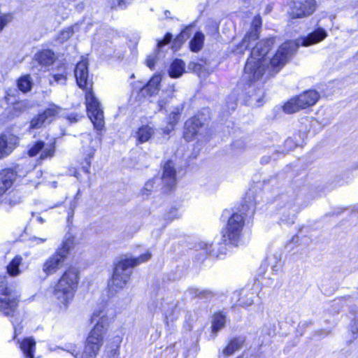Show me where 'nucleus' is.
Instances as JSON below:
<instances>
[{"label": "nucleus", "instance_id": "obj_1", "mask_svg": "<svg viewBox=\"0 0 358 358\" xmlns=\"http://www.w3.org/2000/svg\"><path fill=\"white\" fill-rule=\"evenodd\" d=\"M274 41V38H270L257 43L245 65L243 77L248 80L245 90L249 98V105L260 106L262 103L264 92L260 86L261 84L256 82L262 77L266 71L268 62L265 56Z\"/></svg>", "mask_w": 358, "mask_h": 358}, {"label": "nucleus", "instance_id": "obj_2", "mask_svg": "<svg viewBox=\"0 0 358 358\" xmlns=\"http://www.w3.org/2000/svg\"><path fill=\"white\" fill-rule=\"evenodd\" d=\"M74 74L79 87L90 90L85 94L87 115L94 127L101 130L104 127L103 111L100 102L91 91L92 82L89 78L88 62L86 60L79 62L76 66Z\"/></svg>", "mask_w": 358, "mask_h": 358}, {"label": "nucleus", "instance_id": "obj_3", "mask_svg": "<svg viewBox=\"0 0 358 358\" xmlns=\"http://www.w3.org/2000/svg\"><path fill=\"white\" fill-rule=\"evenodd\" d=\"M91 321L92 323H94V327L87 338L83 353L80 354L75 348L69 350L75 358H95L103 345V335L108 324V317L103 310L94 311Z\"/></svg>", "mask_w": 358, "mask_h": 358}, {"label": "nucleus", "instance_id": "obj_4", "mask_svg": "<svg viewBox=\"0 0 358 358\" xmlns=\"http://www.w3.org/2000/svg\"><path fill=\"white\" fill-rule=\"evenodd\" d=\"M254 212L255 206L250 202L248 204L244 203L238 213L234 212L231 215H230L229 210H224L222 218L227 219V224L222 231V240L225 242L228 241L231 245L237 246L244 226L243 215L248 216V215H252Z\"/></svg>", "mask_w": 358, "mask_h": 358}, {"label": "nucleus", "instance_id": "obj_5", "mask_svg": "<svg viewBox=\"0 0 358 358\" xmlns=\"http://www.w3.org/2000/svg\"><path fill=\"white\" fill-rule=\"evenodd\" d=\"M151 253H146L136 258H122L115 264L111 280L108 282V289L111 294H115L117 289H122L130 279L133 268L148 261Z\"/></svg>", "mask_w": 358, "mask_h": 358}, {"label": "nucleus", "instance_id": "obj_6", "mask_svg": "<svg viewBox=\"0 0 358 358\" xmlns=\"http://www.w3.org/2000/svg\"><path fill=\"white\" fill-rule=\"evenodd\" d=\"M78 270L76 267L71 266L66 270L55 285L54 296L65 308L72 301L78 288Z\"/></svg>", "mask_w": 358, "mask_h": 358}, {"label": "nucleus", "instance_id": "obj_7", "mask_svg": "<svg viewBox=\"0 0 358 358\" xmlns=\"http://www.w3.org/2000/svg\"><path fill=\"white\" fill-rule=\"evenodd\" d=\"M74 245V236L70 234H66L61 246L43 264V271L46 275L55 273L63 266Z\"/></svg>", "mask_w": 358, "mask_h": 358}, {"label": "nucleus", "instance_id": "obj_8", "mask_svg": "<svg viewBox=\"0 0 358 358\" xmlns=\"http://www.w3.org/2000/svg\"><path fill=\"white\" fill-rule=\"evenodd\" d=\"M161 182V189L164 192H168L175 187L176 184V171L172 161H168L163 167V173L162 177H154L148 180L143 188L141 189L143 195L149 196L152 192L158 189Z\"/></svg>", "mask_w": 358, "mask_h": 358}, {"label": "nucleus", "instance_id": "obj_9", "mask_svg": "<svg viewBox=\"0 0 358 358\" xmlns=\"http://www.w3.org/2000/svg\"><path fill=\"white\" fill-rule=\"evenodd\" d=\"M281 208L280 222L282 224L292 225L295 222L296 214L303 208L299 201L298 196L292 190L286 194H282L278 198Z\"/></svg>", "mask_w": 358, "mask_h": 358}, {"label": "nucleus", "instance_id": "obj_10", "mask_svg": "<svg viewBox=\"0 0 358 358\" xmlns=\"http://www.w3.org/2000/svg\"><path fill=\"white\" fill-rule=\"evenodd\" d=\"M18 303V294L13 285H8L7 277L0 275V312L5 316H13Z\"/></svg>", "mask_w": 358, "mask_h": 358}, {"label": "nucleus", "instance_id": "obj_11", "mask_svg": "<svg viewBox=\"0 0 358 358\" xmlns=\"http://www.w3.org/2000/svg\"><path fill=\"white\" fill-rule=\"evenodd\" d=\"M296 49V44L292 41L282 44L267 66L268 76H273L285 66Z\"/></svg>", "mask_w": 358, "mask_h": 358}, {"label": "nucleus", "instance_id": "obj_12", "mask_svg": "<svg viewBox=\"0 0 358 358\" xmlns=\"http://www.w3.org/2000/svg\"><path fill=\"white\" fill-rule=\"evenodd\" d=\"M319 99L320 95L317 91L307 90L287 102L283 106V110L287 114H292L315 105Z\"/></svg>", "mask_w": 358, "mask_h": 358}, {"label": "nucleus", "instance_id": "obj_13", "mask_svg": "<svg viewBox=\"0 0 358 358\" xmlns=\"http://www.w3.org/2000/svg\"><path fill=\"white\" fill-rule=\"evenodd\" d=\"M62 110V108L60 106L55 103L49 104L48 108L43 112L38 113L31 119L29 128L35 129L45 127L57 117Z\"/></svg>", "mask_w": 358, "mask_h": 358}, {"label": "nucleus", "instance_id": "obj_14", "mask_svg": "<svg viewBox=\"0 0 358 358\" xmlns=\"http://www.w3.org/2000/svg\"><path fill=\"white\" fill-rule=\"evenodd\" d=\"M317 8L315 0H294L290 7L289 15L292 19L311 15Z\"/></svg>", "mask_w": 358, "mask_h": 358}, {"label": "nucleus", "instance_id": "obj_15", "mask_svg": "<svg viewBox=\"0 0 358 358\" xmlns=\"http://www.w3.org/2000/svg\"><path fill=\"white\" fill-rule=\"evenodd\" d=\"M262 25V20L260 17L257 16L254 18L251 29L244 36L242 42L237 45L236 52L242 53L244 50L248 49L252 42H255L259 38V29Z\"/></svg>", "mask_w": 358, "mask_h": 358}, {"label": "nucleus", "instance_id": "obj_16", "mask_svg": "<svg viewBox=\"0 0 358 358\" xmlns=\"http://www.w3.org/2000/svg\"><path fill=\"white\" fill-rule=\"evenodd\" d=\"M229 242H225L222 240V238L216 243H208L205 242L199 243L198 247L200 250H203L206 255H209L212 257L219 258L221 255L226 254L227 250V245Z\"/></svg>", "mask_w": 358, "mask_h": 358}, {"label": "nucleus", "instance_id": "obj_17", "mask_svg": "<svg viewBox=\"0 0 358 358\" xmlns=\"http://www.w3.org/2000/svg\"><path fill=\"white\" fill-rule=\"evenodd\" d=\"M40 151H42L41 154V159L52 157L55 151V143L45 145L43 141H38L29 150V155L31 157L36 156Z\"/></svg>", "mask_w": 358, "mask_h": 358}, {"label": "nucleus", "instance_id": "obj_18", "mask_svg": "<svg viewBox=\"0 0 358 358\" xmlns=\"http://www.w3.org/2000/svg\"><path fill=\"white\" fill-rule=\"evenodd\" d=\"M203 123L196 117L187 120L185 124L184 138L187 141H191L197 135L203 127Z\"/></svg>", "mask_w": 358, "mask_h": 358}, {"label": "nucleus", "instance_id": "obj_19", "mask_svg": "<svg viewBox=\"0 0 358 358\" xmlns=\"http://www.w3.org/2000/svg\"><path fill=\"white\" fill-rule=\"evenodd\" d=\"M17 141V138L11 134L0 136V159L12 152Z\"/></svg>", "mask_w": 358, "mask_h": 358}, {"label": "nucleus", "instance_id": "obj_20", "mask_svg": "<svg viewBox=\"0 0 358 358\" xmlns=\"http://www.w3.org/2000/svg\"><path fill=\"white\" fill-rule=\"evenodd\" d=\"M16 176V173L11 169H6L0 171V196L12 186Z\"/></svg>", "mask_w": 358, "mask_h": 358}, {"label": "nucleus", "instance_id": "obj_21", "mask_svg": "<svg viewBox=\"0 0 358 358\" xmlns=\"http://www.w3.org/2000/svg\"><path fill=\"white\" fill-rule=\"evenodd\" d=\"M327 35V32L324 29L318 27L303 38L301 44L303 46H310L316 44L323 41Z\"/></svg>", "mask_w": 358, "mask_h": 358}, {"label": "nucleus", "instance_id": "obj_22", "mask_svg": "<svg viewBox=\"0 0 358 358\" xmlns=\"http://www.w3.org/2000/svg\"><path fill=\"white\" fill-rule=\"evenodd\" d=\"M162 77L159 74L154 75L150 80L141 89V92L143 96H152L159 90Z\"/></svg>", "mask_w": 358, "mask_h": 358}, {"label": "nucleus", "instance_id": "obj_23", "mask_svg": "<svg viewBox=\"0 0 358 358\" xmlns=\"http://www.w3.org/2000/svg\"><path fill=\"white\" fill-rule=\"evenodd\" d=\"M245 342V338L242 336L232 338L225 348L223 349L222 355L225 357L232 355L243 347Z\"/></svg>", "mask_w": 358, "mask_h": 358}, {"label": "nucleus", "instance_id": "obj_24", "mask_svg": "<svg viewBox=\"0 0 358 358\" xmlns=\"http://www.w3.org/2000/svg\"><path fill=\"white\" fill-rule=\"evenodd\" d=\"M226 324V315L222 313H217L213 315L211 321V334L215 338L217 333L224 327Z\"/></svg>", "mask_w": 358, "mask_h": 358}, {"label": "nucleus", "instance_id": "obj_25", "mask_svg": "<svg viewBox=\"0 0 358 358\" xmlns=\"http://www.w3.org/2000/svg\"><path fill=\"white\" fill-rule=\"evenodd\" d=\"M177 305L178 303L174 300L163 302L162 303L161 309L164 315L166 322H168L169 320L173 321L176 318L175 315L177 312Z\"/></svg>", "mask_w": 358, "mask_h": 358}, {"label": "nucleus", "instance_id": "obj_26", "mask_svg": "<svg viewBox=\"0 0 358 358\" xmlns=\"http://www.w3.org/2000/svg\"><path fill=\"white\" fill-rule=\"evenodd\" d=\"M155 129L149 125L141 127L136 131V138L140 143L148 142L154 135Z\"/></svg>", "mask_w": 358, "mask_h": 358}, {"label": "nucleus", "instance_id": "obj_27", "mask_svg": "<svg viewBox=\"0 0 358 358\" xmlns=\"http://www.w3.org/2000/svg\"><path fill=\"white\" fill-rule=\"evenodd\" d=\"M185 71V63L182 60L176 59L171 63L169 74L170 77L177 78L180 77Z\"/></svg>", "mask_w": 358, "mask_h": 358}, {"label": "nucleus", "instance_id": "obj_28", "mask_svg": "<svg viewBox=\"0 0 358 358\" xmlns=\"http://www.w3.org/2000/svg\"><path fill=\"white\" fill-rule=\"evenodd\" d=\"M36 59L41 64L48 66L55 60V53L50 50H43L35 55Z\"/></svg>", "mask_w": 358, "mask_h": 358}, {"label": "nucleus", "instance_id": "obj_29", "mask_svg": "<svg viewBox=\"0 0 358 358\" xmlns=\"http://www.w3.org/2000/svg\"><path fill=\"white\" fill-rule=\"evenodd\" d=\"M36 342L31 338H24L20 343V348L27 358H34Z\"/></svg>", "mask_w": 358, "mask_h": 358}, {"label": "nucleus", "instance_id": "obj_30", "mask_svg": "<svg viewBox=\"0 0 358 358\" xmlns=\"http://www.w3.org/2000/svg\"><path fill=\"white\" fill-rule=\"evenodd\" d=\"M187 292L193 297H198L201 299L210 300L213 299L215 294L210 289H199L198 288H189Z\"/></svg>", "mask_w": 358, "mask_h": 358}, {"label": "nucleus", "instance_id": "obj_31", "mask_svg": "<svg viewBox=\"0 0 358 358\" xmlns=\"http://www.w3.org/2000/svg\"><path fill=\"white\" fill-rule=\"evenodd\" d=\"M204 35L200 31H197L189 42V48L192 52H199L201 50L204 42Z\"/></svg>", "mask_w": 358, "mask_h": 358}, {"label": "nucleus", "instance_id": "obj_32", "mask_svg": "<svg viewBox=\"0 0 358 358\" xmlns=\"http://www.w3.org/2000/svg\"><path fill=\"white\" fill-rule=\"evenodd\" d=\"M77 28L76 26H71L66 29H62L57 34L56 41L59 43H64L68 41L74 34V29Z\"/></svg>", "mask_w": 358, "mask_h": 358}, {"label": "nucleus", "instance_id": "obj_33", "mask_svg": "<svg viewBox=\"0 0 358 358\" xmlns=\"http://www.w3.org/2000/svg\"><path fill=\"white\" fill-rule=\"evenodd\" d=\"M22 260V258L20 256H16L7 266V271L10 275L15 276L20 273L19 266Z\"/></svg>", "mask_w": 358, "mask_h": 358}, {"label": "nucleus", "instance_id": "obj_34", "mask_svg": "<svg viewBox=\"0 0 358 358\" xmlns=\"http://www.w3.org/2000/svg\"><path fill=\"white\" fill-rule=\"evenodd\" d=\"M121 343V339L120 337L115 338L114 341L111 344V345L108 348L109 349L107 351V357L108 358H119L120 356V344Z\"/></svg>", "mask_w": 358, "mask_h": 358}, {"label": "nucleus", "instance_id": "obj_35", "mask_svg": "<svg viewBox=\"0 0 358 358\" xmlns=\"http://www.w3.org/2000/svg\"><path fill=\"white\" fill-rule=\"evenodd\" d=\"M191 35L190 29L188 28H186L183 29L180 34L177 36V37L174 39L173 43V48H180L181 45L187 39L189 38Z\"/></svg>", "mask_w": 358, "mask_h": 358}, {"label": "nucleus", "instance_id": "obj_36", "mask_svg": "<svg viewBox=\"0 0 358 358\" xmlns=\"http://www.w3.org/2000/svg\"><path fill=\"white\" fill-rule=\"evenodd\" d=\"M17 87L23 92H29L31 88V81L29 75L20 78L17 80Z\"/></svg>", "mask_w": 358, "mask_h": 358}, {"label": "nucleus", "instance_id": "obj_37", "mask_svg": "<svg viewBox=\"0 0 358 358\" xmlns=\"http://www.w3.org/2000/svg\"><path fill=\"white\" fill-rule=\"evenodd\" d=\"M174 92L173 86L171 87L170 89L167 90V95L165 97H162L157 102L159 110H162L165 108L166 103L172 99L173 94Z\"/></svg>", "mask_w": 358, "mask_h": 358}, {"label": "nucleus", "instance_id": "obj_38", "mask_svg": "<svg viewBox=\"0 0 358 358\" xmlns=\"http://www.w3.org/2000/svg\"><path fill=\"white\" fill-rule=\"evenodd\" d=\"M22 197L20 192H15L9 194L6 199V202L8 203L10 206H14L22 202Z\"/></svg>", "mask_w": 358, "mask_h": 358}, {"label": "nucleus", "instance_id": "obj_39", "mask_svg": "<svg viewBox=\"0 0 358 358\" xmlns=\"http://www.w3.org/2000/svg\"><path fill=\"white\" fill-rule=\"evenodd\" d=\"M27 108V103L24 101H20L15 103L10 110V113L13 117L18 116L22 112Z\"/></svg>", "mask_w": 358, "mask_h": 358}, {"label": "nucleus", "instance_id": "obj_40", "mask_svg": "<svg viewBox=\"0 0 358 358\" xmlns=\"http://www.w3.org/2000/svg\"><path fill=\"white\" fill-rule=\"evenodd\" d=\"M11 20L12 15L10 14H3L0 15V31H1L4 27Z\"/></svg>", "mask_w": 358, "mask_h": 358}, {"label": "nucleus", "instance_id": "obj_41", "mask_svg": "<svg viewBox=\"0 0 358 358\" xmlns=\"http://www.w3.org/2000/svg\"><path fill=\"white\" fill-rule=\"evenodd\" d=\"M157 54L158 53H157V52H154V53L150 55L146 59L147 66L150 69H153L155 66V63L157 59Z\"/></svg>", "mask_w": 358, "mask_h": 358}, {"label": "nucleus", "instance_id": "obj_42", "mask_svg": "<svg viewBox=\"0 0 358 358\" xmlns=\"http://www.w3.org/2000/svg\"><path fill=\"white\" fill-rule=\"evenodd\" d=\"M179 117H180V113L178 110L172 112L170 114L169 123L171 126V129L173 128V126L178 122Z\"/></svg>", "mask_w": 358, "mask_h": 358}, {"label": "nucleus", "instance_id": "obj_43", "mask_svg": "<svg viewBox=\"0 0 358 358\" xmlns=\"http://www.w3.org/2000/svg\"><path fill=\"white\" fill-rule=\"evenodd\" d=\"M172 40V35L171 34L167 33L164 38L162 40L158 41L157 42V48L159 50L161 49L164 45L169 43Z\"/></svg>", "mask_w": 358, "mask_h": 358}, {"label": "nucleus", "instance_id": "obj_44", "mask_svg": "<svg viewBox=\"0 0 358 358\" xmlns=\"http://www.w3.org/2000/svg\"><path fill=\"white\" fill-rule=\"evenodd\" d=\"M262 333L271 336L275 334V329L270 324H265L262 328Z\"/></svg>", "mask_w": 358, "mask_h": 358}, {"label": "nucleus", "instance_id": "obj_45", "mask_svg": "<svg viewBox=\"0 0 358 358\" xmlns=\"http://www.w3.org/2000/svg\"><path fill=\"white\" fill-rule=\"evenodd\" d=\"M52 78L54 81L59 84H64L66 80V76L64 74H55Z\"/></svg>", "mask_w": 358, "mask_h": 358}, {"label": "nucleus", "instance_id": "obj_46", "mask_svg": "<svg viewBox=\"0 0 358 358\" xmlns=\"http://www.w3.org/2000/svg\"><path fill=\"white\" fill-rule=\"evenodd\" d=\"M81 141L83 144L92 143V136L90 134L85 133L81 134Z\"/></svg>", "mask_w": 358, "mask_h": 358}, {"label": "nucleus", "instance_id": "obj_47", "mask_svg": "<svg viewBox=\"0 0 358 358\" xmlns=\"http://www.w3.org/2000/svg\"><path fill=\"white\" fill-rule=\"evenodd\" d=\"M350 329L353 334H357L358 332V316L355 318L352 324H351Z\"/></svg>", "mask_w": 358, "mask_h": 358}, {"label": "nucleus", "instance_id": "obj_48", "mask_svg": "<svg viewBox=\"0 0 358 358\" xmlns=\"http://www.w3.org/2000/svg\"><path fill=\"white\" fill-rule=\"evenodd\" d=\"M239 302L241 306H249L253 303V299L250 297L245 301L243 299H240Z\"/></svg>", "mask_w": 358, "mask_h": 358}, {"label": "nucleus", "instance_id": "obj_49", "mask_svg": "<svg viewBox=\"0 0 358 358\" xmlns=\"http://www.w3.org/2000/svg\"><path fill=\"white\" fill-rule=\"evenodd\" d=\"M189 66H192V69H193L194 71H195L198 73H201V69L203 68L201 64L192 63V64H190Z\"/></svg>", "mask_w": 358, "mask_h": 358}, {"label": "nucleus", "instance_id": "obj_50", "mask_svg": "<svg viewBox=\"0 0 358 358\" xmlns=\"http://www.w3.org/2000/svg\"><path fill=\"white\" fill-rule=\"evenodd\" d=\"M67 120L71 123L77 122L79 120L78 115L77 114H71L67 116Z\"/></svg>", "mask_w": 358, "mask_h": 358}, {"label": "nucleus", "instance_id": "obj_51", "mask_svg": "<svg viewBox=\"0 0 358 358\" xmlns=\"http://www.w3.org/2000/svg\"><path fill=\"white\" fill-rule=\"evenodd\" d=\"M92 157V155H90L88 159H86V166H83V169L86 173H90V167L91 166L90 158Z\"/></svg>", "mask_w": 358, "mask_h": 358}, {"label": "nucleus", "instance_id": "obj_52", "mask_svg": "<svg viewBox=\"0 0 358 358\" xmlns=\"http://www.w3.org/2000/svg\"><path fill=\"white\" fill-rule=\"evenodd\" d=\"M46 240L47 238H38L36 236H34L31 238V241H36L37 244L44 243Z\"/></svg>", "mask_w": 358, "mask_h": 358}, {"label": "nucleus", "instance_id": "obj_53", "mask_svg": "<svg viewBox=\"0 0 358 358\" xmlns=\"http://www.w3.org/2000/svg\"><path fill=\"white\" fill-rule=\"evenodd\" d=\"M184 327L187 331H191L192 329V324L188 320L185 321V323L184 324Z\"/></svg>", "mask_w": 358, "mask_h": 358}, {"label": "nucleus", "instance_id": "obj_54", "mask_svg": "<svg viewBox=\"0 0 358 358\" xmlns=\"http://www.w3.org/2000/svg\"><path fill=\"white\" fill-rule=\"evenodd\" d=\"M127 0H118V6L122 7L127 3Z\"/></svg>", "mask_w": 358, "mask_h": 358}, {"label": "nucleus", "instance_id": "obj_55", "mask_svg": "<svg viewBox=\"0 0 358 358\" xmlns=\"http://www.w3.org/2000/svg\"><path fill=\"white\" fill-rule=\"evenodd\" d=\"M323 333H325V336H328L330 334V331H325L324 330H320L317 332V334L319 335L322 334Z\"/></svg>", "mask_w": 358, "mask_h": 358}, {"label": "nucleus", "instance_id": "obj_56", "mask_svg": "<svg viewBox=\"0 0 358 358\" xmlns=\"http://www.w3.org/2000/svg\"><path fill=\"white\" fill-rule=\"evenodd\" d=\"M270 157H264L262 158V163H268L269 161Z\"/></svg>", "mask_w": 358, "mask_h": 358}, {"label": "nucleus", "instance_id": "obj_57", "mask_svg": "<svg viewBox=\"0 0 358 358\" xmlns=\"http://www.w3.org/2000/svg\"><path fill=\"white\" fill-rule=\"evenodd\" d=\"M236 106V103L234 101H233L230 103V108H231V110H234Z\"/></svg>", "mask_w": 358, "mask_h": 358}, {"label": "nucleus", "instance_id": "obj_58", "mask_svg": "<svg viewBox=\"0 0 358 358\" xmlns=\"http://www.w3.org/2000/svg\"><path fill=\"white\" fill-rule=\"evenodd\" d=\"M76 201H73V202L71 203V206H70V208L72 210V211H73L74 208H76Z\"/></svg>", "mask_w": 358, "mask_h": 358}, {"label": "nucleus", "instance_id": "obj_59", "mask_svg": "<svg viewBox=\"0 0 358 358\" xmlns=\"http://www.w3.org/2000/svg\"><path fill=\"white\" fill-rule=\"evenodd\" d=\"M310 323H311V322H303V323L301 324V326H302L303 327H304V328H305V327H308V325L309 324H310Z\"/></svg>", "mask_w": 358, "mask_h": 358}, {"label": "nucleus", "instance_id": "obj_60", "mask_svg": "<svg viewBox=\"0 0 358 358\" xmlns=\"http://www.w3.org/2000/svg\"><path fill=\"white\" fill-rule=\"evenodd\" d=\"M164 14H165V15H166V17H170V14H171V13H170V11H169V10H165Z\"/></svg>", "mask_w": 358, "mask_h": 358}, {"label": "nucleus", "instance_id": "obj_61", "mask_svg": "<svg viewBox=\"0 0 358 358\" xmlns=\"http://www.w3.org/2000/svg\"><path fill=\"white\" fill-rule=\"evenodd\" d=\"M37 220L41 222V223H43L44 222V219L41 217H37Z\"/></svg>", "mask_w": 358, "mask_h": 358}, {"label": "nucleus", "instance_id": "obj_62", "mask_svg": "<svg viewBox=\"0 0 358 358\" xmlns=\"http://www.w3.org/2000/svg\"><path fill=\"white\" fill-rule=\"evenodd\" d=\"M292 143V140L291 139H287L286 141H285V143L286 145H289Z\"/></svg>", "mask_w": 358, "mask_h": 358}, {"label": "nucleus", "instance_id": "obj_63", "mask_svg": "<svg viewBox=\"0 0 358 358\" xmlns=\"http://www.w3.org/2000/svg\"><path fill=\"white\" fill-rule=\"evenodd\" d=\"M353 169H358V163L357 164H355L353 167H352Z\"/></svg>", "mask_w": 358, "mask_h": 358}]
</instances>
